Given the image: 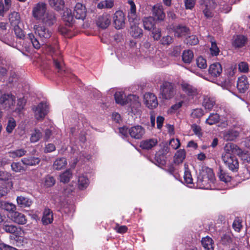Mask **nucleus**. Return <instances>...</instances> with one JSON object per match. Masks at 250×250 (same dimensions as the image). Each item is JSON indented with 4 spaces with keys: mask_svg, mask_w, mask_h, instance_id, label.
<instances>
[{
    "mask_svg": "<svg viewBox=\"0 0 250 250\" xmlns=\"http://www.w3.org/2000/svg\"><path fill=\"white\" fill-rule=\"evenodd\" d=\"M242 149L237 145L228 143L224 147L222 159L227 167L231 171H237L239 169V161L235 155H240Z\"/></svg>",
    "mask_w": 250,
    "mask_h": 250,
    "instance_id": "obj_1",
    "label": "nucleus"
},
{
    "mask_svg": "<svg viewBox=\"0 0 250 250\" xmlns=\"http://www.w3.org/2000/svg\"><path fill=\"white\" fill-rule=\"evenodd\" d=\"M35 33L41 40V42L35 36L33 33L28 34L27 39L32 43L33 46L36 49L41 48V45L48 42L52 35V31L48 27L43 24H39L34 26Z\"/></svg>",
    "mask_w": 250,
    "mask_h": 250,
    "instance_id": "obj_2",
    "label": "nucleus"
},
{
    "mask_svg": "<svg viewBox=\"0 0 250 250\" xmlns=\"http://www.w3.org/2000/svg\"><path fill=\"white\" fill-rule=\"evenodd\" d=\"M114 98L116 103L122 105L128 104L130 107H134L139 104L138 96L134 95H129L126 97L123 92H116L114 94Z\"/></svg>",
    "mask_w": 250,
    "mask_h": 250,
    "instance_id": "obj_3",
    "label": "nucleus"
},
{
    "mask_svg": "<svg viewBox=\"0 0 250 250\" xmlns=\"http://www.w3.org/2000/svg\"><path fill=\"white\" fill-rule=\"evenodd\" d=\"M160 93L165 100L172 99L175 94L174 84L167 81L164 82L160 85Z\"/></svg>",
    "mask_w": 250,
    "mask_h": 250,
    "instance_id": "obj_4",
    "label": "nucleus"
},
{
    "mask_svg": "<svg viewBox=\"0 0 250 250\" xmlns=\"http://www.w3.org/2000/svg\"><path fill=\"white\" fill-rule=\"evenodd\" d=\"M215 181L216 178L212 169L206 167L204 169V189L214 188Z\"/></svg>",
    "mask_w": 250,
    "mask_h": 250,
    "instance_id": "obj_5",
    "label": "nucleus"
},
{
    "mask_svg": "<svg viewBox=\"0 0 250 250\" xmlns=\"http://www.w3.org/2000/svg\"><path fill=\"white\" fill-rule=\"evenodd\" d=\"M16 97L11 93H4L0 90V105L5 108H11L15 104Z\"/></svg>",
    "mask_w": 250,
    "mask_h": 250,
    "instance_id": "obj_6",
    "label": "nucleus"
},
{
    "mask_svg": "<svg viewBox=\"0 0 250 250\" xmlns=\"http://www.w3.org/2000/svg\"><path fill=\"white\" fill-rule=\"evenodd\" d=\"M35 113V117L37 120L43 119L47 114L48 107L46 103L41 102L37 106L32 108Z\"/></svg>",
    "mask_w": 250,
    "mask_h": 250,
    "instance_id": "obj_7",
    "label": "nucleus"
},
{
    "mask_svg": "<svg viewBox=\"0 0 250 250\" xmlns=\"http://www.w3.org/2000/svg\"><path fill=\"white\" fill-rule=\"evenodd\" d=\"M52 59L53 65L57 72L61 75H63L65 71L64 65L62 54L58 53L53 55Z\"/></svg>",
    "mask_w": 250,
    "mask_h": 250,
    "instance_id": "obj_8",
    "label": "nucleus"
},
{
    "mask_svg": "<svg viewBox=\"0 0 250 250\" xmlns=\"http://www.w3.org/2000/svg\"><path fill=\"white\" fill-rule=\"evenodd\" d=\"M144 103L148 108L153 109L158 106L157 97L153 93H146L144 96Z\"/></svg>",
    "mask_w": 250,
    "mask_h": 250,
    "instance_id": "obj_9",
    "label": "nucleus"
},
{
    "mask_svg": "<svg viewBox=\"0 0 250 250\" xmlns=\"http://www.w3.org/2000/svg\"><path fill=\"white\" fill-rule=\"evenodd\" d=\"M113 22L115 27L117 29H120L125 27V18L124 13L122 11H117L113 16Z\"/></svg>",
    "mask_w": 250,
    "mask_h": 250,
    "instance_id": "obj_10",
    "label": "nucleus"
},
{
    "mask_svg": "<svg viewBox=\"0 0 250 250\" xmlns=\"http://www.w3.org/2000/svg\"><path fill=\"white\" fill-rule=\"evenodd\" d=\"M145 133V128L141 125L133 126L129 129V134L135 139H140Z\"/></svg>",
    "mask_w": 250,
    "mask_h": 250,
    "instance_id": "obj_11",
    "label": "nucleus"
},
{
    "mask_svg": "<svg viewBox=\"0 0 250 250\" xmlns=\"http://www.w3.org/2000/svg\"><path fill=\"white\" fill-rule=\"evenodd\" d=\"M73 16L79 20H84L86 15V9L83 4L81 3H77L73 10Z\"/></svg>",
    "mask_w": 250,
    "mask_h": 250,
    "instance_id": "obj_12",
    "label": "nucleus"
},
{
    "mask_svg": "<svg viewBox=\"0 0 250 250\" xmlns=\"http://www.w3.org/2000/svg\"><path fill=\"white\" fill-rule=\"evenodd\" d=\"M46 4L44 3H38L33 8V16L36 19H41L46 13Z\"/></svg>",
    "mask_w": 250,
    "mask_h": 250,
    "instance_id": "obj_13",
    "label": "nucleus"
},
{
    "mask_svg": "<svg viewBox=\"0 0 250 250\" xmlns=\"http://www.w3.org/2000/svg\"><path fill=\"white\" fill-rule=\"evenodd\" d=\"M152 13L154 20L156 19L158 21H163L166 17L163 7L162 5H155L153 7Z\"/></svg>",
    "mask_w": 250,
    "mask_h": 250,
    "instance_id": "obj_14",
    "label": "nucleus"
},
{
    "mask_svg": "<svg viewBox=\"0 0 250 250\" xmlns=\"http://www.w3.org/2000/svg\"><path fill=\"white\" fill-rule=\"evenodd\" d=\"M43 24H45L48 26L53 25L56 21V17L54 12L52 11H48L41 18Z\"/></svg>",
    "mask_w": 250,
    "mask_h": 250,
    "instance_id": "obj_15",
    "label": "nucleus"
},
{
    "mask_svg": "<svg viewBox=\"0 0 250 250\" xmlns=\"http://www.w3.org/2000/svg\"><path fill=\"white\" fill-rule=\"evenodd\" d=\"M110 21V16L108 14H103L98 17L96 24L102 29H106L109 25Z\"/></svg>",
    "mask_w": 250,
    "mask_h": 250,
    "instance_id": "obj_16",
    "label": "nucleus"
},
{
    "mask_svg": "<svg viewBox=\"0 0 250 250\" xmlns=\"http://www.w3.org/2000/svg\"><path fill=\"white\" fill-rule=\"evenodd\" d=\"M171 29L174 32V36L178 38L189 34V29L185 25H178L173 26Z\"/></svg>",
    "mask_w": 250,
    "mask_h": 250,
    "instance_id": "obj_17",
    "label": "nucleus"
},
{
    "mask_svg": "<svg viewBox=\"0 0 250 250\" xmlns=\"http://www.w3.org/2000/svg\"><path fill=\"white\" fill-rule=\"evenodd\" d=\"M222 72V66L218 62L214 63L209 66L208 74L212 78L219 76L221 74Z\"/></svg>",
    "mask_w": 250,
    "mask_h": 250,
    "instance_id": "obj_18",
    "label": "nucleus"
},
{
    "mask_svg": "<svg viewBox=\"0 0 250 250\" xmlns=\"http://www.w3.org/2000/svg\"><path fill=\"white\" fill-rule=\"evenodd\" d=\"M11 220L14 223L19 225H24L27 222V218L25 215L18 211L12 212Z\"/></svg>",
    "mask_w": 250,
    "mask_h": 250,
    "instance_id": "obj_19",
    "label": "nucleus"
},
{
    "mask_svg": "<svg viewBox=\"0 0 250 250\" xmlns=\"http://www.w3.org/2000/svg\"><path fill=\"white\" fill-rule=\"evenodd\" d=\"M216 6L215 3L212 0H204V15L210 17L213 15L212 11Z\"/></svg>",
    "mask_w": 250,
    "mask_h": 250,
    "instance_id": "obj_20",
    "label": "nucleus"
},
{
    "mask_svg": "<svg viewBox=\"0 0 250 250\" xmlns=\"http://www.w3.org/2000/svg\"><path fill=\"white\" fill-rule=\"evenodd\" d=\"M237 87L241 93L245 92L249 88V83L246 76H242L238 78Z\"/></svg>",
    "mask_w": 250,
    "mask_h": 250,
    "instance_id": "obj_21",
    "label": "nucleus"
},
{
    "mask_svg": "<svg viewBox=\"0 0 250 250\" xmlns=\"http://www.w3.org/2000/svg\"><path fill=\"white\" fill-rule=\"evenodd\" d=\"M53 221V214L52 211L48 208H45L42 218V224L44 225H47L51 224Z\"/></svg>",
    "mask_w": 250,
    "mask_h": 250,
    "instance_id": "obj_22",
    "label": "nucleus"
},
{
    "mask_svg": "<svg viewBox=\"0 0 250 250\" xmlns=\"http://www.w3.org/2000/svg\"><path fill=\"white\" fill-rule=\"evenodd\" d=\"M158 143L156 139L152 138L142 141L140 143V146L143 149L149 150L155 146Z\"/></svg>",
    "mask_w": 250,
    "mask_h": 250,
    "instance_id": "obj_23",
    "label": "nucleus"
},
{
    "mask_svg": "<svg viewBox=\"0 0 250 250\" xmlns=\"http://www.w3.org/2000/svg\"><path fill=\"white\" fill-rule=\"evenodd\" d=\"M207 39L211 44L209 48L210 55L211 56H217L220 52V50L217 45L216 41L214 38L211 36H208Z\"/></svg>",
    "mask_w": 250,
    "mask_h": 250,
    "instance_id": "obj_24",
    "label": "nucleus"
},
{
    "mask_svg": "<svg viewBox=\"0 0 250 250\" xmlns=\"http://www.w3.org/2000/svg\"><path fill=\"white\" fill-rule=\"evenodd\" d=\"M247 42V39L245 36L239 35L234 38L232 45L235 48H241L246 44Z\"/></svg>",
    "mask_w": 250,
    "mask_h": 250,
    "instance_id": "obj_25",
    "label": "nucleus"
},
{
    "mask_svg": "<svg viewBox=\"0 0 250 250\" xmlns=\"http://www.w3.org/2000/svg\"><path fill=\"white\" fill-rule=\"evenodd\" d=\"M222 135L224 140L233 141L238 136L239 133L234 130H229L223 132Z\"/></svg>",
    "mask_w": 250,
    "mask_h": 250,
    "instance_id": "obj_26",
    "label": "nucleus"
},
{
    "mask_svg": "<svg viewBox=\"0 0 250 250\" xmlns=\"http://www.w3.org/2000/svg\"><path fill=\"white\" fill-rule=\"evenodd\" d=\"M181 87L183 91L188 96H194L197 93L196 88L187 83H181Z\"/></svg>",
    "mask_w": 250,
    "mask_h": 250,
    "instance_id": "obj_27",
    "label": "nucleus"
},
{
    "mask_svg": "<svg viewBox=\"0 0 250 250\" xmlns=\"http://www.w3.org/2000/svg\"><path fill=\"white\" fill-rule=\"evenodd\" d=\"M21 161L24 165L33 166L38 165L40 163L41 160L38 157L31 156L24 157L21 159Z\"/></svg>",
    "mask_w": 250,
    "mask_h": 250,
    "instance_id": "obj_28",
    "label": "nucleus"
},
{
    "mask_svg": "<svg viewBox=\"0 0 250 250\" xmlns=\"http://www.w3.org/2000/svg\"><path fill=\"white\" fill-rule=\"evenodd\" d=\"M67 163L66 159L64 157L57 159L54 162L53 167L54 169L60 170L64 168Z\"/></svg>",
    "mask_w": 250,
    "mask_h": 250,
    "instance_id": "obj_29",
    "label": "nucleus"
},
{
    "mask_svg": "<svg viewBox=\"0 0 250 250\" xmlns=\"http://www.w3.org/2000/svg\"><path fill=\"white\" fill-rule=\"evenodd\" d=\"M17 201L18 206L21 208L29 207L32 203L29 198L22 196H18Z\"/></svg>",
    "mask_w": 250,
    "mask_h": 250,
    "instance_id": "obj_30",
    "label": "nucleus"
},
{
    "mask_svg": "<svg viewBox=\"0 0 250 250\" xmlns=\"http://www.w3.org/2000/svg\"><path fill=\"white\" fill-rule=\"evenodd\" d=\"M9 20L11 26L17 25L21 23V17L17 12H11L9 15Z\"/></svg>",
    "mask_w": 250,
    "mask_h": 250,
    "instance_id": "obj_31",
    "label": "nucleus"
},
{
    "mask_svg": "<svg viewBox=\"0 0 250 250\" xmlns=\"http://www.w3.org/2000/svg\"><path fill=\"white\" fill-rule=\"evenodd\" d=\"M154 19L152 17L145 18L143 20V25L144 28L148 31L154 28Z\"/></svg>",
    "mask_w": 250,
    "mask_h": 250,
    "instance_id": "obj_32",
    "label": "nucleus"
},
{
    "mask_svg": "<svg viewBox=\"0 0 250 250\" xmlns=\"http://www.w3.org/2000/svg\"><path fill=\"white\" fill-rule=\"evenodd\" d=\"M186 154L184 149H179L177 151L174 156V162L177 164L182 163L185 159Z\"/></svg>",
    "mask_w": 250,
    "mask_h": 250,
    "instance_id": "obj_33",
    "label": "nucleus"
},
{
    "mask_svg": "<svg viewBox=\"0 0 250 250\" xmlns=\"http://www.w3.org/2000/svg\"><path fill=\"white\" fill-rule=\"evenodd\" d=\"M130 33L134 38H139L143 36V31L138 26L134 25L130 27Z\"/></svg>",
    "mask_w": 250,
    "mask_h": 250,
    "instance_id": "obj_34",
    "label": "nucleus"
},
{
    "mask_svg": "<svg viewBox=\"0 0 250 250\" xmlns=\"http://www.w3.org/2000/svg\"><path fill=\"white\" fill-rule=\"evenodd\" d=\"M89 185V180L84 176H80L78 178V187L80 190L85 189Z\"/></svg>",
    "mask_w": 250,
    "mask_h": 250,
    "instance_id": "obj_35",
    "label": "nucleus"
},
{
    "mask_svg": "<svg viewBox=\"0 0 250 250\" xmlns=\"http://www.w3.org/2000/svg\"><path fill=\"white\" fill-rule=\"evenodd\" d=\"M74 17L73 14L72 15L71 10L67 9L63 12L62 16L63 20L67 22L66 24L68 25L69 26H70L73 24Z\"/></svg>",
    "mask_w": 250,
    "mask_h": 250,
    "instance_id": "obj_36",
    "label": "nucleus"
},
{
    "mask_svg": "<svg viewBox=\"0 0 250 250\" xmlns=\"http://www.w3.org/2000/svg\"><path fill=\"white\" fill-rule=\"evenodd\" d=\"M49 5L57 11L63 9L64 5L63 0H49Z\"/></svg>",
    "mask_w": 250,
    "mask_h": 250,
    "instance_id": "obj_37",
    "label": "nucleus"
},
{
    "mask_svg": "<svg viewBox=\"0 0 250 250\" xmlns=\"http://www.w3.org/2000/svg\"><path fill=\"white\" fill-rule=\"evenodd\" d=\"M193 56V53L191 50H184L182 54V60L186 63H190Z\"/></svg>",
    "mask_w": 250,
    "mask_h": 250,
    "instance_id": "obj_38",
    "label": "nucleus"
},
{
    "mask_svg": "<svg viewBox=\"0 0 250 250\" xmlns=\"http://www.w3.org/2000/svg\"><path fill=\"white\" fill-rule=\"evenodd\" d=\"M26 150L23 148L16 149L15 150L10 151L8 152L9 156L10 158H16L17 157H21L25 155Z\"/></svg>",
    "mask_w": 250,
    "mask_h": 250,
    "instance_id": "obj_39",
    "label": "nucleus"
},
{
    "mask_svg": "<svg viewBox=\"0 0 250 250\" xmlns=\"http://www.w3.org/2000/svg\"><path fill=\"white\" fill-rule=\"evenodd\" d=\"M114 6L113 0H104L100 1L97 5V8L99 9H110Z\"/></svg>",
    "mask_w": 250,
    "mask_h": 250,
    "instance_id": "obj_40",
    "label": "nucleus"
},
{
    "mask_svg": "<svg viewBox=\"0 0 250 250\" xmlns=\"http://www.w3.org/2000/svg\"><path fill=\"white\" fill-rule=\"evenodd\" d=\"M184 180L185 183L187 184H190L193 183V179L192 178L191 172L186 164L185 165Z\"/></svg>",
    "mask_w": 250,
    "mask_h": 250,
    "instance_id": "obj_41",
    "label": "nucleus"
},
{
    "mask_svg": "<svg viewBox=\"0 0 250 250\" xmlns=\"http://www.w3.org/2000/svg\"><path fill=\"white\" fill-rule=\"evenodd\" d=\"M72 174L70 169H67L60 175V182L67 183L72 178Z\"/></svg>",
    "mask_w": 250,
    "mask_h": 250,
    "instance_id": "obj_42",
    "label": "nucleus"
},
{
    "mask_svg": "<svg viewBox=\"0 0 250 250\" xmlns=\"http://www.w3.org/2000/svg\"><path fill=\"white\" fill-rule=\"evenodd\" d=\"M16 37L20 39H23L25 37L24 32L20 27V24L12 26Z\"/></svg>",
    "mask_w": 250,
    "mask_h": 250,
    "instance_id": "obj_43",
    "label": "nucleus"
},
{
    "mask_svg": "<svg viewBox=\"0 0 250 250\" xmlns=\"http://www.w3.org/2000/svg\"><path fill=\"white\" fill-rule=\"evenodd\" d=\"M42 136V133L38 129H35L34 131L31 134L30 141L31 143H36L38 142Z\"/></svg>",
    "mask_w": 250,
    "mask_h": 250,
    "instance_id": "obj_44",
    "label": "nucleus"
},
{
    "mask_svg": "<svg viewBox=\"0 0 250 250\" xmlns=\"http://www.w3.org/2000/svg\"><path fill=\"white\" fill-rule=\"evenodd\" d=\"M204 250H213L214 243L212 239L207 236L204 237Z\"/></svg>",
    "mask_w": 250,
    "mask_h": 250,
    "instance_id": "obj_45",
    "label": "nucleus"
},
{
    "mask_svg": "<svg viewBox=\"0 0 250 250\" xmlns=\"http://www.w3.org/2000/svg\"><path fill=\"white\" fill-rule=\"evenodd\" d=\"M128 3L130 5V11L128 12V17L129 21L134 19L136 16V6L133 0H128Z\"/></svg>",
    "mask_w": 250,
    "mask_h": 250,
    "instance_id": "obj_46",
    "label": "nucleus"
},
{
    "mask_svg": "<svg viewBox=\"0 0 250 250\" xmlns=\"http://www.w3.org/2000/svg\"><path fill=\"white\" fill-rule=\"evenodd\" d=\"M12 170L15 172H21L25 171L23 166L20 162H13L11 164Z\"/></svg>",
    "mask_w": 250,
    "mask_h": 250,
    "instance_id": "obj_47",
    "label": "nucleus"
},
{
    "mask_svg": "<svg viewBox=\"0 0 250 250\" xmlns=\"http://www.w3.org/2000/svg\"><path fill=\"white\" fill-rule=\"evenodd\" d=\"M16 126V123L15 119L13 118H10L7 122V125L6 127V132L8 133H11Z\"/></svg>",
    "mask_w": 250,
    "mask_h": 250,
    "instance_id": "obj_48",
    "label": "nucleus"
},
{
    "mask_svg": "<svg viewBox=\"0 0 250 250\" xmlns=\"http://www.w3.org/2000/svg\"><path fill=\"white\" fill-rule=\"evenodd\" d=\"M155 164L159 166H163L166 164V157L163 154H157L155 156Z\"/></svg>",
    "mask_w": 250,
    "mask_h": 250,
    "instance_id": "obj_49",
    "label": "nucleus"
},
{
    "mask_svg": "<svg viewBox=\"0 0 250 250\" xmlns=\"http://www.w3.org/2000/svg\"><path fill=\"white\" fill-rule=\"evenodd\" d=\"M56 183L55 178L50 175H47L44 178V186L47 188L53 186Z\"/></svg>",
    "mask_w": 250,
    "mask_h": 250,
    "instance_id": "obj_50",
    "label": "nucleus"
},
{
    "mask_svg": "<svg viewBox=\"0 0 250 250\" xmlns=\"http://www.w3.org/2000/svg\"><path fill=\"white\" fill-rule=\"evenodd\" d=\"M219 120V115L215 113L211 114L208 118L206 120V123L210 125L214 124L218 122Z\"/></svg>",
    "mask_w": 250,
    "mask_h": 250,
    "instance_id": "obj_51",
    "label": "nucleus"
},
{
    "mask_svg": "<svg viewBox=\"0 0 250 250\" xmlns=\"http://www.w3.org/2000/svg\"><path fill=\"white\" fill-rule=\"evenodd\" d=\"M185 42L187 44L190 45H194L197 44L199 40L198 38L195 35L189 36L186 38Z\"/></svg>",
    "mask_w": 250,
    "mask_h": 250,
    "instance_id": "obj_52",
    "label": "nucleus"
},
{
    "mask_svg": "<svg viewBox=\"0 0 250 250\" xmlns=\"http://www.w3.org/2000/svg\"><path fill=\"white\" fill-rule=\"evenodd\" d=\"M218 177L221 181L224 182L225 183H228L230 181L231 179L230 176L224 172L222 170H220L218 173Z\"/></svg>",
    "mask_w": 250,
    "mask_h": 250,
    "instance_id": "obj_53",
    "label": "nucleus"
},
{
    "mask_svg": "<svg viewBox=\"0 0 250 250\" xmlns=\"http://www.w3.org/2000/svg\"><path fill=\"white\" fill-rule=\"evenodd\" d=\"M3 229L6 232L9 233H15L17 231V228L13 225H4L3 227Z\"/></svg>",
    "mask_w": 250,
    "mask_h": 250,
    "instance_id": "obj_54",
    "label": "nucleus"
},
{
    "mask_svg": "<svg viewBox=\"0 0 250 250\" xmlns=\"http://www.w3.org/2000/svg\"><path fill=\"white\" fill-rule=\"evenodd\" d=\"M114 230L118 233L124 234L127 231L128 228L126 226H120L119 224L116 223Z\"/></svg>",
    "mask_w": 250,
    "mask_h": 250,
    "instance_id": "obj_55",
    "label": "nucleus"
},
{
    "mask_svg": "<svg viewBox=\"0 0 250 250\" xmlns=\"http://www.w3.org/2000/svg\"><path fill=\"white\" fill-rule=\"evenodd\" d=\"M152 30V35L154 40L156 41L159 40L162 36L161 29L155 27Z\"/></svg>",
    "mask_w": 250,
    "mask_h": 250,
    "instance_id": "obj_56",
    "label": "nucleus"
},
{
    "mask_svg": "<svg viewBox=\"0 0 250 250\" xmlns=\"http://www.w3.org/2000/svg\"><path fill=\"white\" fill-rule=\"evenodd\" d=\"M215 103L214 101L213 98H204V107L206 108L210 109H211L214 105Z\"/></svg>",
    "mask_w": 250,
    "mask_h": 250,
    "instance_id": "obj_57",
    "label": "nucleus"
},
{
    "mask_svg": "<svg viewBox=\"0 0 250 250\" xmlns=\"http://www.w3.org/2000/svg\"><path fill=\"white\" fill-rule=\"evenodd\" d=\"M172 42L173 38L169 35L163 37L160 40V43L164 45H168L170 44Z\"/></svg>",
    "mask_w": 250,
    "mask_h": 250,
    "instance_id": "obj_58",
    "label": "nucleus"
},
{
    "mask_svg": "<svg viewBox=\"0 0 250 250\" xmlns=\"http://www.w3.org/2000/svg\"><path fill=\"white\" fill-rule=\"evenodd\" d=\"M3 206V208L9 211V212H15V210L16 209V207L15 205H13L12 203H9L8 202H5L3 205H2Z\"/></svg>",
    "mask_w": 250,
    "mask_h": 250,
    "instance_id": "obj_59",
    "label": "nucleus"
},
{
    "mask_svg": "<svg viewBox=\"0 0 250 250\" xmlns=\"http://www.w3.org/2000/svg\"><path fill=\"white\" fill-rule=\"evenodd\" d=\"M238 155L241 158L242 160L244 162L250 163V152L247 151L244 152L242 150L241 154Z\"/></svg>",
    "mask_w": 250,
    "mask_h": 250,
    "instance_id": "obj_60",
    "label": "nucleus"
},
{
    "mask_svg": "<svg viewBox=\"0 0 250 250\" xmlns=\"http://www.w3.org/2000/svg\"><path fill=\"white\" fill-rule=\"evenodd\" d=\"M26 102V101L23 97L18 99L17 103L18 107L16 110H18L19 111L22 110L25 105Z\"/></svg>",
    "mask_w": 250,
    "mask_h": 250,
    "instance_id": "obj_61",
    "label": "nucleus"
},
{
    "mask_svg": "<svg viewBox=\"0 0 250 250\" xmlns=\"http://www.w3.org/2000/svg\"><path fill=\"white\" fill-rule=\"evenodd\" d=\"M169 145L173 149H177L180 146V140L178 139H172L170 140Z\"/></svg>",
    "mask_w": 250,
    "mask_h": 250,
    "instance_id": "obj_62",
    "label": "nucleus"
},
{
    "mask_svg": "<svg viewBox=\"0 0 250 250\" xmlns=\"http://www.w3.org/2000/svg\"><path fill=\"white\" fill-rule=\"evenodd\" d=\"M238 69L241 72L246 73L249 71V66L246 62H241L238 64Z\"/></svg>",
    "mask_w": 250,
    "mask_h": 250,
    "instance_id": "obj_63",
    "label": "nucleus"
},
{
    "mask_svg": "<svg viewBox=\"0 0 250 250\" xmlns=\"http://www.w3.org/2000/svg\"><path fill=\"white\" fill-rule=\"evenodd\" d=\"M232 227L235 231L237 232L240 231L242 228V225L241 222L239 219L236 218L234 220L232 224Z\"/></svg>",
    "mask_w": 250,
    "mask_h": 250,
    "instance_id": "obj_64",
    "label": "nucleus"
}]
</instances>
